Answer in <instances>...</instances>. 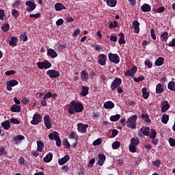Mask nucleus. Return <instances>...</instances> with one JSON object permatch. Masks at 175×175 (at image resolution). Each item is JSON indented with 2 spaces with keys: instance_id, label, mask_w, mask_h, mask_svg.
Segmentation results:
<instances>
[{
  "instance_id": "1",
  "label": "nucleus",
  "mask_w": 175,
  "mask_h": 175,
  "mask_svg": "<svg viewBox=\"0 0 175 175\" xmlns=\"http://www.w3.org/2000/svg\"><path fill=\"white\" fill-rule=\"evenodd\" d=\"M84 109V106L81 103H76V101L72 100L70 103V107L68 108L69 114H75V113H81Z\"/></svg>"
},
{
  "instance_id": "2",
  "label": "nucleus",
  "mask_w": 175,
  "mask_h": 175,
  "mask_svg": "<svg viewBox=\"0 0 175 175\" xmlns=\"http://www.w3.org/2000/svg\"><path fill=\"white\" fill-rule=\"evenodd\" d=\"M140 141L137 137H133L131 139V143L129 144V151L131 152H136V146H139Z\"/></svg>"
},
{
  "instance_id": "3",
  "label": "nucleus",
  "mask_w": 175,
  "mask_h": 175,
  "mask_svg": "<svg viewBox=\"0 0 175 175\" xmlns=\"http://www.w3.org/2000/svg\"><path fill=\"white\" fill-rule=\"evenodd\" d=\"M137 121V115H133L127 120V126L131 129H135L136 128V122Z\"/></svg>"
},
{
  "instance_id": "4",
  "label": "nucleus",
  "mask_w": 175,
  "mask_h": 175,
  "mask_svg": "<svg viewBox=\"0 0 175 175\" xmlns=\"http://www.w3.org/2000/svg\"><path fill=\"white\" fill-rule=\"evenodd\" d=\"M122 84V79L120 78L116 77L111 83V90L112 91H116L117 88L121 86Z\"/></svg>"
},
{
  "instance_id": "5",
  "label": "nucleus",
  "mask_w": 175,
  "mask_h": 175,
  "mask_svg": "<svg viewBox=\"0 0 175 175\" xmlns=\"http://www.w3.org/2000/svg\"><path fill=\"white\" fill-rule=\"evenodd\" d=\"M36 65L39 69H50L51 68V63L48 60H44V62H38Z\"/></svg>"
},
{
  "instance_id": "6",
  "label": "nucleus",
  "mask_w": 175,
  "mask_h": 175,
  "mask_svg": "<svg viewBox=\"0 0 175 175\" xmlns=\"http://www.w3.org/2000/svg\"><path fill=\"white\" fill-rule=\"evenodd\" d=\"M25 5H27L26 12H32L36 9V3L33 0L27 1Z\"/></svg>"
},
{
  "instance_id": "7",
  "label": "nucleus",
  "mask_w": 175,
  "mask_h": 175,
  "mask_svg": "<svg viewBox=\"0 0 175 175\" xmlns=\"http://www.w3.org/2000/svg\"><path fill=\"white\" fill-rule=\"evenodd\" d=\"M108 58L110 62H113V64H120V56L117 54L109 53L108 54Z\"/></svg>"
},
{
  "instance_id": "8",
  "label": "nucleus",
  "mask_w": 175,
  "mask_h": 175,
  "mask_svg": "<svg viewBox=\"0 0 175 175\" xmlns=\"http://www.w3.org/2000/svg\"><path fill=\"white\" fill-rule=\"evenodd\" d=\"M8 91H12L13 89L12 88L18 85V81L16 79H12L6 83Z\"/></svg>"
},
{
  "instance_id": "9",
  "label": "nucleus",
  "mask_w": 175,
  "mask_h": 175,
  "mask_svg": "<svg viewBox=\"0 0 175 175\" xmlns=\"http://www.w3.org/2000/svg\"><path fill=\"white\" fill-rule=\"evenodd\" d=\"M46 75L51 79H57L59 77V72L55 70H49L46 71Z\"/></svg>"
},
{
  "instance_id": "10",
  "label": "nucleus",
  "mask_w": 175,
  "mask_h": 175,
  "mask_svg": "<svg viewBox=\"0 0 175 175\" xmlns=\"http://www.w3.org/2000/svg\"><path fill=\"white\" fill-rule=\"evenodd\" d=\"M42 121V117L39 113H35L33 116V120L31 121L32 125H38Z\"/></svg>"
},
{
  "instance_id": "11",
  "label": "nucleus",
  "mask_w": 175,
  "mask_h": 175,
  "mask_svg": "<svg viewBox=\"0 0 175 175\" xmlns=\"http://www.w3.org/2000/svg\"><path fill=\"white\" fill-rule=\"evenodd\" d=\"M106 59H107V57L105 54H100L98 60L99 65H101V66L106 65Z\"/></svg>"
},
{
  "instance_id": "12",
  "label": "nucleus",
  "mask_w": 175,
  "mask_h": 175,
  "mask_svg": "<svg viewBox=\"0 0 175 175\" xmlns=\"http://www.w3.org/2000/svg\"><path fill=\"white\" fill-rule=\"evenodd\" d=\"M77 129L79 132H81V133H85L87 132V128H88V124H84L83 123H79L77 124Z\"/></svg>"
},
{
  "instance_id": "13",
  "label": "nucleus",
  "mask_w": 175,
  "mask_h": 175,
  "mask_svg": "<svg viewBox=\"0 0 175 175\" xmlns=\"http://www.w3.org/2000/svg\"><path fill=\"white\" fill-rule=\"evenodd\" d=\"M98 165L99 166H103V163H105V161H106V155H105L103 153H99L98 154Z\"/></svg>"
},
{
  "instance_id": "14",
  "label": "nucleus",
  "mask_w": 175,
  "mask_h": 175,
  "mask_svg": "<svg viewBox=\"0 0 175 175\" xmlns=\"http://www.w3.org/2000/svg\"><path fill=\"white\" fill-rule=\"evenodd\" d=\"M168 109H170L169 102H167V100L163 101L161 103V113H166Z\"/></svg>"
},
{
  "instance_id": "15",
  "label": "nucleus",
  "mask_w": 175,
  "mask_h": 175,
  "mask_svg": "<svg viewBox=\"0 0 175 175\" xmlns=\"http://www.w3.org/2000/svg\"><path fill=\"white\" fill-rule=\"evenodd\" d=\"M44 122L47 129H50L51 128V120L50 119V116L49 115L44 117Z\"/></svg>"
},
{
  "instance_id": "16",
  "label": "nucleus",
  "mask_w": 175,
  "mask_h": 175,
  "mask_svg": "<svg viewBox=\"0 0 175 175\" xmlns=\"http://www.w3.org/2000/svg\"><path fill=\"white\" fill-rule=\"evenodd\" d=\"M70 159V157H69V154H66L63 158L59 159L58 163L60 165V166H62L68 162Z\"/></svg>"
},
{
  "instance_id": "17",
  "label": "nucleus",
  "mask_w": 175,
  "mask_h": 175,
  "mask_svg": "<svg viewBox=\"0 0 175 175\" xmlns=\"http://www.w3.org/2000/svg\"><path fill=\"white\" fill-rule=\"evenodd\" d=\"M47 55L48 57H51V58H57L58 57V53L53 49H49L47 50Z\"/></svg>"
},
{
  "instance_id": "18",
  "label": "nucleus",
  "mask_w": 175,
  "mask_h": 175,
  "mask_svg": "<svg viewBox=\"0 0 175 175\" xmlns=\"http://www.w3.org/2000/svg\"><path fill=\"white\" fill-rule=\"evenodd\" d=\"M55 10L56 12H61V10H66V7L61 3H57L55 4Z\"/></svg>"
},
{
  "instance_id": "19",
  "label": "nucleus",
  "mask_w": 175,
  "mask_h": 175,
  "mask_svg": "<svg viewBox=\"0 0 175 175\" xmlns=\"http://www.w3.org/2000/svg\"><path fill=\"white\" fill-rule=\"evenodd\" d=\"M141 10H142L144 13L151 12V5L148 3H144L143 5L141 6Z\"/></svg>"
},
{
  "instance_id": "20",
  "label": "nucleus",
  "mask_w": 175,
  "mask_h": 175,
  "mask_svg": "<svg viewBox=\"0 0 175 175\" xmlns=\"http://www.w3.org/2000/svg\"><path fill=\"white\" fill-rule=\"evenodd\" d=\"M10 110L12 113H20V111H21V107L20 105H17V104H14L11 107Z\"/></svg>"
},
{
  "instance_id": "21",
  "label": "nucleus",
  "mask_w": 175,
  "mask_h": 175,
  "mask_svg": "<svg viewBox=\"0 0 175 175\" xmlns=\"http://www.w3.org/2000/svg\"><path fill=\"white\" fill-rule=\"evenodd\" d=\"M133 26L134 27V30L135 33H139L140 32V23L137 21H134L133 22Z\"/></svg>"
},
{
  "instance_id": "22",
  "label": "nucleus",
  "mask_w": 175,
  "mask_h": 175,
  "mask_svg": "<svg viewBox=\"0 0 175 175\" xmlns=\"http://www.w3.org/2000/svg\"><path fill=\"white\" fill-rule=\"evenodd\" d=\"M169 39V33L167 31H164L163 33L160 36V40L161 42H167V40Z\"/></svg>"
},
{
  "instance_id": "23",
  "label": "nucleus",
  "mask_w": 175,
  "mask_h": 175,
  "mask_svg": "<svg viewBox=\"0 0 175 175\" xmlns=\"http://www.w3.org/2000/svg\"><path fill=\"white\" fill-rule=\"evenodd\" d=\"M18 42V38L17 37H12L10 40L9 45L12 46V47H16L17 43Z\"/></svg>"
},
{
  "instance_id": "24",
  "label": "nucleus",
  "mask_w": 175,
  "mask_h": 175,
  "mask_svg": "<svg viewBox=\"0 0 175 175\" xmlns=\"http://www.w3.org/2000/svg\"><path fill=\"white\" fill-rule=\"evenodd\" d=\"M165 62V59L163 57H159L154 62L156 66H162Z\"/></svg>"
},
{
  "instance_id": "25",
  "label": "nucleus",
  "mask_w": 175,
  "mask_h": 175,
  "mask_svg": "<svg viewBox=\"0 0 175 175\" xmlns=\"http://www.w3.org/2000/svg\"><path fill=\"white\" fill-rule=\"evenodd\" d=\"M43 161L46 162V163L51 162V161H53V154L51 152L48 153L46 157H44Z\"/></svg>"
},
{
  "instance_id": "26",
  "label": "nucleus",
  "mask_w": 175,
  "mask_h": 175,
  "mask_svg": "<svg viewBox=\"0 0 175 175\" xmlns=\"http://www.w3.org/2000/svg\"><path fill=\"white\" fill-rule=\"evenodd\" d=\"M88 72L85 70H82L81 72V79H82L83 81H87L88 80Z\"/></svg>"
},
{
  "instance_id": "27",
  "label": "nucleus",
  "mask_w": 175,
  "mask_h": 175,
  "mask_svg": "<svg viewBox=\"0 0 175 175\" xmlns=\"http://www.w3.org/2000/svg\"><path fill=\"white\" fill-rule=\"evenodd\" d=\"M1 126H3V129L5 131H8L10 129V121L9 120H5L1 123Z\"/></svg>"
},
{
  "instance_id": "28",
  "label": "nucleus",
  "mask_w": 175,
  "mask_h": 175,
  "mask_svg": "<svg viewBox=\"0 0 175 175\" xmlns=\"http://www.w3.org/2000/svg\"><path fill=\"white\" fill-rule=\"evenodd\" d=\"M37 147V151H39V152H43V147H44V144L42 141H38Z\"/></svg>"
},
{
  "instance_id": "29",
  "label": "nucleus",
  "mask_w": 175,
  "mask_h": 175,
  "mask_svg": "<svg viewBox=\"0 0 175 175\" xmlns=\"http://www.w3.org/2000/svg\"><path fill=\"white\" fill-rule=\"evenodd\" d=\"M142 97L144 98V99H148V98L150 97V93L147 92V88H143L142 89Z\"/></svg>"
},
{
  "instance_id": "30",
  "label": "nucleus",
  "mask_w": 175,
  "mask_h": 175,
  "mask_svg": "<svg viewBox=\"0 0 175 175\" xmlns=\"http://www.w3.org/2000/svg\"><path fill=\"white\" fill-rule=\"evenodd\" d=\"M105 109H114V103L112 101H107L104 103Z\"/></svg>"
},
{
  "instance_id": "31",
  "label": "nucleus",
  "mask_w": 175,
  "mask_h": 175,
  "mask_svg": "<svg viewBox=\"0 0 175 175\" xmlns=\"http://www.w3.org/2000/svg\"><path fill=\"white\" fill-rule=\"evenodd\" d=\"M163 90V85L161 83H158L156 86V94H162Z\"/></svg>"
},
{
  "instance_id": "32",
  "label": "nucleus",
  "mask_w": 175,
  "mask_h": 175,
  "mask_svg": "<svg viewBox=\"0 0 175 175\" xmlns=\"http://www.w3.org/2000/svg\"><path fill=\"white\" fill-rule=\"evenodd\" d=\"M140 131L142 132L144 136H150V127L141 128Z\"/></svg>"
},
{
  "instance_id": "33",
  "label": "nucleus",
  "mask_w": 175,
  "mask_h": 175,
  "mask_svg": "<svg viewBox=\"0 0 175 175\" xmlns=\"http://www.w3.org/2000/svg\"><path fill=\"white\" fill-rule=\"evenodd\" d=\"M89 90L90 88L88 86H82V92L81 95H82V96H87V95H88Z\"/></svg>"
},
{
  "instance_id": "34",
  "label": "nucleus",
  "mask_w": 175,
  "mask_h": 175,
  "mask_svg": "<svg viewBox=\"0 0 175 175\" xmlns=\"http://www.w3.org/2000/svg\"><path fill=\"white\" fill-rule=\"evenodd\" d=\"M107 5L110 8H115L117 5V0H107Z\"/></svg>"
},
{
  "instance_id": "35",
  "label": "nucleus",
  "mask_w": 175,
  "mask_h": 175,
  "mask_svg": "<svg viewBox=\"0 0 175 175\" xmlns=\"http://www.w3.org/2000/svg\"><path fill=\"white\" fill-rule=\"evenodd\" d=\"M118 36H120V40H119V44H125L126 42L125 41V36H124V33H120L118 34Z\"/></svg>"
},
{
  "instance_id": "36",
  "label": "nucleus",
  "mask_w": 175,
  "mask_h": 175,
  "mask_svg": "<svg viewBox=\"0 0 175 175\" xmlns=\"http://www.w3.org/2000/svg\"><path fill=\"white\" fill-rule=\"evenodd\" d=\"M167 88L168 90H170V91H175V82L173 81H171L168 83L167 84Z\"/></svg>"
},
{
  "instance_id": "37",
  "label": "nucleus",
  "mask_w": 175,
  "mask_h": 175,
  "mask_svg": "<svg viewBox=\"0 0 175 175\" xmlns=\"http://www.w3.org/2000/svg\"><path fill=\"white\" fill-rule=\"evenodd\" d=\"M169 122V115L164 113L161 118V122L163 124H167Z\"/></svg>"
},
{
  "instance_id": "38",
  "label": "nucleus",
  "mask_w": 175,
  "mask_h": 175,
  "mask_svg": "<svg viewBox=\"0 0 175 175\" xmlns=\"http://www.w3.org/2000/svg\"><path fill=\"white\" fill-rule=\"evenodd\" d=\"M120 117H121V116L120 114H116L114 116H111L110 117L109 120L112 122H116L118 121V120H120Z\"/></svg>"
},
{
  "instance_id": "39",
  "label": "nucleus",
  "mask_w": 175,
  "mask_h": 175,
  "mask_svg": "<svg viewBox=\"0 0 175 175\" xmlns=\"http://www.w3.org/2000/svg\"><path fill=\"white\" fill-rule=\"evenodd\" d=\"M148 136L150 139H155L157 137V131L154 129H150V133H149Z\"/></svg>"
},
{
  "instance_id": "40",
  "label": "nucleus",
  "mask_w": 175,
  "mask_h": 175,
  "mask_svg": "<svg viewBox=\"0 0 175 175\" xmlns=\"http://www.w3.org/2000/svg\"><path fill=\"white\" fill-rule=\"evenodd\" d=\"M121 146V142L118 141H116L112 144L113 150H118Z\"/></svg>"
},
{
  "instance_id": "41",
  "label": "nucleus",
  "mask_w": 175,
  "mask_h": 175,
  "mask_svg": "<svg viewBox=\"0 0 175 175\" xmlns=\"http://www.w3.org/2000/svg\"><path fill=\"white\" fill-rule=\"evenodd\" d=\"M109 28L110 29H113V28H118V23H117L116 21L111 22L109 25Z\"/></svg>"
},
{
  "instance_id": "42",
  "label": "nucleus",
  "mask_w": 175,
  "mask_h": 175,
  "mask_svg": "<svg viewBox=\"0 0 175 175\" xmlns=\"http://www.w3.org/2000/svg\"><path fill=\"white\" fill-rule=\"evenodd\" d=\"M152 10L154 13H163V12H165V7H159V8H153Z\"/></svg>"
},
{
  "instance_id": "43",
  "label": "nucleus",
  "mask_w": 175,
  "mask_h": 175,
  "mask_svg": "<svg viewBox=\"0 0 175 175\" xmlns=\"http://www.w3.org/2000/svg\"><path fill=\"white\" fill-rule=\"evenodd\" d=\"M10 28L9 23H5L3 25L1 26V29L3 32H8Z\"/></svg>"
},
{
  "instance_id": "44",
  "label": "nucleus",
  "mask_w": 175,
  "mask_h": 175,
  "mask_svg": "<svg viewBox=\"0 0 175 175\" xmlns=\"http://www.w3.org/2000/svg\"><path fill=\"white\" fill-rule=\"evenodd\" d=\"M58 133L57 131H55L54 133H50L48 135L49 139H50V140H54L55 139V137L58 136Z\"/></svg>"
},
{
  "instance_id": "45",
  "label": "nucleus",
  "mask_w": 175,
  "mask_h": 175,
  "mask_svg": "<svg viewBox=\"0 0 175 175\" xmlns=\"http://www.w3.org/2000/svg\"><path fill=\"white\" fill-rule=\"evenodd\" d=\"M24 139H25V137H24V135H18L16 137H14V140H15V142L24 140Z\"/></svg>"
},
{
  "instance_id": "46",
  "label": "nucleus",
  "mask_w": 175,
  "mask_h": 175,
  "mask_svg": "<svg viewBox=\"0 0 175 175\" xmlns=\"http://www.w3.org/2000/svg\"><path fill=\"white\" fill-rule=\"evenodd\" d=\"M144 79H145L144 76L139 77L137 78L136 77H133V80L134 81H135V83H140V81H143Z\"/></svg>"
},
{
  "instance_id": "47",
  "label": "nucleus",
  "mask_w": 175,
  "mask_h": 175,
  "mask_svg": "<svg viewBox=\"0 0 175 175\" xmlns=\"http://www.w3.org/2000/svg\"><path fill=\"white\" fill-rule=\"evenodd\" d=\"M141 118L145 120L146 122H150V117L148 116V114H142L141 115Z\"/></svg>"
},
{
  "instance_id": "48",
  "label": "nucleus",
  "mask_w": 175,
  "mask_h": 175,
  "mask_svg": "<svg viewBox=\"0 0 175 175\" xmlns=\"http://www.w3.org/2000/svg\"><path fill=\"white\" fill-rule=\"evenodd\" d=\"M55 140L56 142V146L59 147L61 146V138H59V135L56 136Z\"/></svg>"
},
{
  "instance_id": "49",
  "label": "nucleus",
  "mask_w": 175,
  "mask_h": 175,
  "mask_svg": "<svg viewBox=\"0 0 175 175\" xmlns=\"http://www.w3.org/2000/svg\"><path fill=\"white\" fill-rule=\"evenodd\" d=\"M53 96V93L51 92H48L44 95V99H50Z\"/></svg>"
},
{
  "instance_id": "50",
  "label": "nucleus",
  "mask_w": 175,
  "mask_h": 175,
  "mask_svg": "<svg viewBox=\"0 0 175 175\" xmlns=\"http://www.w3.org/2000/svg\"><path fill=\"white\" fill-rule=\"evenodd\" d=\"M100 144H102V139H100V138L96 139L93 142V146H100Z\"/></svg>"
},
{
  "instance_id": "51",
  "label": "nucleus",
  "mask_w": 175,
  "mask_h": 175,
  "mask_svg": "<svg viewBox=\"0 0 175 175\" xmlns=\"http://www.w3.org/2000/svg\"><path fill=\"white\" fill-rule=\"evenodd\" d=\"M10 122H11V124H16V125H18V124L21 123L17 118H11Z\"/></svg>"
},
{
  "instance_id": "52",
  "label": "nucleus",
  "mask_w": 175,
  "mask_h": 175,
  "mask_svg": "<svg viewBox=\"0 0 175 175\" xmlns=\"http://www.w3.org/2000/svg\"><path fill=\"white\" fill-rule=\"evenodd\" d=\"M150 36H151L152 39H153V40H157V36H155V31H154V29H150Z\"/></svg>"
},
{
  "instance_id": "53",
  "label": "nucleus",
  "mask_w": 175,
  "mask_h": 175,
  "mask_svg": "<svg viewBox=\"0 0 175 175\" xmlns=\"http://www.w3.org/2000/svg\"><path fill=\"white\" fill-rule=\"evenodd\" d=\"M40 16H41L40 13H37L36 14H29L30 18H39V17H40Z\"/></svg>"
},
{
  "instance_id": "54",
  "label": "nucleus",
  "mask_w": 175,
  "mask_h": 175,
  "mask_svg": "<svg viewBox=\"0 0 175 175\" xmlns=\"http://www.w3.org/2000/svg\"><path fill=\"white\" fill-rule=\"evenodd\" d=\"M167 46L169 47H175V38H173L171 42L167 43Z\"/></svg>"
},
{
  "instance_id": "55",
  "label": "nucleus",
  "mask_w": 175,
  "mask_h": 175,
  "mask_svg": "<svg viewBox=\"0 0 175 175\" xmlns=\"http://www.w3.org/2000/svg\"><path fill=\"white\" fill-rule=\"evenodd\" d=\"M5 76H11V75H15L16 71L14 70H8L5 72Z\"/></svg>"
},
{
  "instance_id": "56",
  "label": "nucleus",
  "mask_w": 175,
  "mask_h": 175,
  "mask_svg": "<svg viewBox=\"0 0 175 175\" xmlns=\"http://www.w3.org/2000/svg\"><path fill=\"white\" fill-rule=\"evenodd\" d=\"M145 65H146L149 69H151V68H152V63L148 59L145 61Z\"/></svg>"
},
{
  "instance_id": "57",
  "label": "nucleus",
  "mask_w": 175,
  "mask_h": 175,
  "mask_svg": "<svg viewBox=\"0 0 175 175\" xmlns=\"http://www.w3.org/2000/svg\"><path fill=\"white\" fill-rule=\"evenodd\" d=\"M171 147H175V139L170 137L168 140Z\"/></svg>"
},
{
  "instance_id": "58",
  "label": "nucleus",
  "mask_w": 175,
  "mask_h": 175,
  "mask_svg": "<svg viewBox=\"0 0 175 175\" xmlns=\"http://www.w3.org/2000/svg\"><path fill=\"white\" fill-rule=\"evenodd\" d=\"M70 139H77V135H76V132H71V133L69 135Z\"/></svg>"
},
{
  "instance_id": "59",
  "label": "nucleus",
  "mask_w": 175,
  "mask_h": 175,
  "mask_svg": "<svg viewBox=\"0 0 175 175\" xmlns=\"http://www.w3.org/2000/svg\"><path fill=\"white\" fill-rule=\"evenodd\" d=\"M125 76H131V77H135V75L133 74V72L131 71V70H127L125 73H124Z\"/></svg>"
},
{
  "instance_id": "60",
  "label": "nucleus",
  "mask_w": 175,
  "mask_h": 175,
  "mask_svg": "<svg viewBox=\"0 0 175 175\" xmlns=\"http://www.w3.org/2000/svg\"><path fill=\"white\" fill-rule=\"evenodd\" d=\"M65 20L67 21V23H73L75 21V19H73L72 16H66Z\"/></svg>"
},
{
  "instance_id": "61",
  "label": "nucleus",
  "mask_w": 175,
  "mask_h": 175,
  "mask_svg": "<svg viewBox=\"0 0 175 175\" xmlns=\"http://www.w3.org/2000/svg\"><path fill=\"white\" fill-rule=\"evenodd\" d=\"M94 163H95V159H92L89 161L88 167H92L94 166Z\"/></svg>"
},
{
  "instance_id": "62",
  "label": "nucleus",
  "mask_w": 175,
  "mask_h": 175,
  "mask_svg": "<svg viewBox=\"0 0 175 175\" xmlns=\"http://www.w3.org/2000/svg\"><path fill=\"white\" fill-rule=\"evenodd\" d=\"M12 16L14 17L17 18L19 16L18 11L17 10H13L12 12Z\"/></svg>"
},
{
  "instance_id": "63",
  "label": "nucleus",
  "mask_w": 175,
  "mask_h": 175,
  "mask_svg": "<svg viewBox=\"0 0 175 175\" xmlns=\"http://www.w3.org/2000/svg\"><path fill=\"white\" fill-rule=\"evenodd\" d=\"M153 165L154 166H157V167H159V166H161V160L157 159L153 161Z\"/></svg>"
},
{
  "instance_id": "64",
  "label": "nucleus",
  "mask_w": 175,
  "mask_h": 175,
  "mask_svg": "<svg viewBox=\"0 0 175 175\" xmlns=\"http://www.w3.org/2000/svg\"><path fill=\"white\" fill-rule=\"evenodd\" d=\"M62 24H64V19H62V18H59L56 21V25H57V26L62 25Z\"/></svg>"
}]
</instances>
